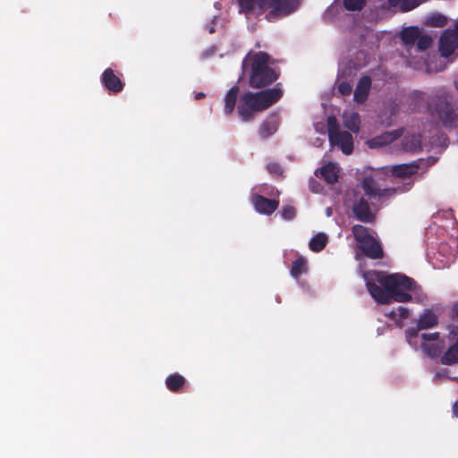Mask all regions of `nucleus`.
<instances>
[{"label": "nucleus", "mask_w": 458, "mask_h": 458, "mask_svg": "<svg viewBox=\"0 0 458 458\" xmlns=\"http://www.w3.org/2000/svg\"><path fill=\"white\" fill-rule=\"evenodd\" d=\"M352 213L357 220L365 224L374 223L377 217V210L371 208L370 204L364 197L354 201Z\"/></svg>", "instance_id": "obj_9"}, {"label": "nucleus", "mask_w": 458, "mask_h": 458, "mask_svg": "<svg viewBox=\"0 0 458 458\" xmlns=\"http://www.w3.org/2000/svg\"><path fill=\"white\" fill-rule=\"evenodd\" d=\"M420 330H422V328H419L418 324H417L416 327L408 328L405 330V336L410 344H411L412 339H414L418 336Z\"/></svg>", "instance_id": "obj_35"}, {"label": "nucleus", "mask_w": 458, "mask_h": 458, "mask_svg": "<svg viewBox=\"0 0 458 458\" xmlns=\"http://www.w3.org/2000/svg\"><path fill=\"white\" fill-rule=\"evenodd\" d=\"M240 93V87L238 85L233 86L225 97L224 112L226 116L232 115L235 109L237 99Z\"/></svg>", "instance_id": "obj_20"}, {"label": "nucleus", "mask_w": 458, "mask_h": 458, "mask_svg": "<svg viewBox=\"0 0 458 458\" xmlns=\"http://www.w3.org/2000/svg\"><path fill=\"white\" fill-rule=\"evenodd\" d=\"M403 134L402 130H394L393 131H386L379 136H377L369 140V146L371 148L382 147L391 144L395 140L400 138Z\"/></svg>", "instance_id": "obj_17"}, {"label": "nucleus", "mask_w": 458, "mask_h": 458, "mask_svg": "<svg viewBox=\"0 0 458 458\" xmlns=\"http://www.w3.org/2000/svg\"><path fill=\"white\" fill-rule=\"evenodd\" d=\"M438 318L435 313L430 310H425L418 320L419 328L428 329L437 325Z\"/></svg>", "instance_id": "obj_24"}, {"label": "nucleus", "mask_w": 458, "mask_h": 458, "mask_svg": "<svg viewBox=\"0 0 458 458\" xmlns=\"http://www.w3.org/2000/svg\"><path fill=\"white\" fill-rule=\"evenodd\" d=\"M267 170L270 174H272L276 177L281 176L284 173V169H283L282 165L276 162L268 163L267 165Z\"/></svg>", "instance_id": "obj_33"}, {"label": "nucleus", "mask_w": 458, "mask_h": 458, "mask_svg": "<svg viewBox=\"0 0 458 458\" xmlns=\"http://www.w3.org/2000/svg\"><path fill=\"white\" fill-rule=\"evenodd\" d=\"M426 0H403L401 3V10L403 12H409L418 7Z\"/></svg>", "instance_id": "obj_32"}, {"label": "nucleus", "mask_w": 458, "mask_h": 458, "mask_svg": "<svg viewBox=\"0 0 458 458\" xmlns=\"http://www.w3.org/2000/svg\"><path fill=\"white\" fill-rule=\"evenodd\" d=\"M327 235L323 233H318L313 236L309 243L310 249L314 252H319L325 249L327 244Z\"/></svg>", "instance_id": "obj_26"}, {"label": "nucleus", "mask_w": 458, "mask_h": 458, "mask_svg": "<svg viewBox=\"0 0 458 458\" xmlns=\"http://www.w3.org/2000/svg\"><path fill=\"white\" fill-rule=\"evenodd\" d=\"M397 314L400 318L405 319L409 317L410 311L407 308L400 306L397 309Z\"/></svg>", "instance_id": "obj_38"}, {"label": "nucleus", "mask_w": 458, "mask_h": 458, "mask_svg": "<svg viewBox=\"0 0 458 458\" xmlns=\"http://www.w3.org/2000/svg\"><path fill=\"white\" fill-rule=\"evenodd\" d=\"M328 138L330 144L337 146L344 154L351 155L353 152V138L349 131H341L335 117L327 120Z\"/></svg>", "instance_id": "obj_8"}, {"label": "nucleus", "mask_w": 458, "mask_h": 458, "mask_svg": "<svg viewBox=\"0 0 458 458\" xmlns=\"http://www.w3.org/2000/svg\"><path fill=\"white\" fill-rule=\"evenodd\" d=\"M343 123L344 127L354 133L360 131V120L359 114L356 112H344L343 114Z\"/></svg>", "instance_id": "obj_22"}, {"label": "nucleus", "mask_w": 458, "mask_h": 458, "mask_svg": "<svg viewBox=\"0 0 458 458\" xmlns=\"http://www.w3.org/2000/svg\"><path fill=\"white\" fill-rule=\"evenodd\" d=\"M445 344L443 342L421 344L422 351L428 357L431 359L438 358L443 352Z\"/></svg>", "instance_id": "obj_23"}, {"label": "nucleus", "mask_w": 458, "mask_h": 458, "mask_svg": "<svg viewBox=\"0 0 458 458\" xmlns=\"http://www.w3.org/2000/svg\"><path fill=\"white\" fill-rule=\"evenodd\" d=\"M429 115L445 128H456L458 126V108L452 101L451 96L444 89L432 91L429 98Z\"/></svg>", "instance_id": "obj_5"}, {"label": "nucleus", "mask_w": 458, "mask_h": 458, "mask_svg": "<svg viewBox=\"0 0 458 458\" xmlns=\"http://www.w3.org/2000/svg\"><path fill=\"white\" fill-rule=\"evenodd\" d=\"M337 89H338V91L343 96H349L352 91V85L347 81H342L341 83H339Z\"/></svg>", "instance_id": "obj_36"}, {"label": "nucleus", "mask_w": 458, "mask_h": 458, "mask_svg": "<svg viewBox=\"0 0 458 458\" xmlns=\"http://www.w3.org/2000/svg\"><path fill=\"white\" fill-rule=\"evenodd\" d=\"M432 98V91L426 93L420 90L412 91L407 98L408 109L411 112H421L427 109L429 112V98Z\"/></svg>", "instance_id": "obj_10"}, {"label": "nucleus", "mask_w": 458, "mask_h": 458, "mask_svg": "<svg viewBox=\"0 0 458 458\" xmlns=\"http://www.w3.org/2000/svg\"><path fill=\"white\" fill-rule=\"evenodd\" d=\"M370 87H371L370 77L362 76L360 79V81L356 86V89L354 90V96H353L354 101L359 104H363L369 97Z\"/></svg>", "instance_id": "obj_15"}, {"label": "nucleus", "mask_w": 458, "mask_h": 458, "mask_svg": "<svg viewBox=\"0 0 458 458\" xmlns=\"http://www.w3.org/2000/svg\"><path fill=\"white\" fill-rule=\"evenodd\" d=\"M275 61L263 51L249 52L242 63V72L249 75V85L252 89H265L273 84L280 72L272 67Z\"/></svg>", "instance_id": "obj_2"}, {"label": "nucleus", "mask_w": 458, "mask_h": 458, "mask_svg": "<svg viewBox=\"0 0 458 458\" xmlns=\"http://www.w3.org/2000/svg\"><path fill=\"white\" fill-rule=\"evenodd\" d=\"M420 168V164L418 161H413L409 164H401L392 165L390 168V172L393 176L405 179L410 178L413 174H417Z\"/></svg>", "instance_id": "obj_14"}, {"label": "nucleus", "mask_w": 458, "mask_h": 458, "mask_svg": "<svg viewBox=\"0 0 458 458\" xmlns=\"http://www.w3.org/2000/svg\"><path fill=\"white\" fill-rule=\"evenodd\" d=\"M344 6L349 11H360L366 4L365 0H344Z\"/></svg>", "instance_id": "obj_31"}, {"label": "nucleus", "mask_w": 458, "mask_h": 458, "mask_svg": "<svg viewBox=\"0 0 458 458\" xmlns=\"http://www.w3.org/2000/svg\"><path fill=\"white\" fill-rule=\"evenodd\" d=\"M352 232L358 248L367 258L379 259L384 257V251L379 241L371 234L368 227L362 225H354Z\"/></svg>", "instance_id": "obj_6"}, {"label": "nucleus", "mask_w": 458, "mask_h": 458, "mask_svg": "<svg viewBox=\"0 0 458 458\" xmlns=\"http://www.w3.org/2000/svg\"><path fill=\"white\" fill-rule=\"evenodd\" d=\"M458 47V33L455 30H445L439 39V52L442 56H450Z\"/></svg>", "instance_id": "obj_11"}, {"label": "nucleus", "mask_w": 458, "mask_h": 458, "mask_svg": "<svg viewBox=\"0 0 458 458\" xmlns=\"http://www.w3.org/2000/svg\"><path fill=\"white\" fill-rule=\"evenodd\" d=\"M280 83L274 88L252 92L245 91L239 98L237 113L244 123L251 122L256 114L263 112L276 104L283 97Z\"/></svg>", "instance_id": "obj_3"}, {"label": "nucleus", "mask_w": 458, "mask_h": 458, "mask_svg": "<svg viewBox=\"0 0 458 458\" xmlns=\"http://www.w3.org/2000/svg\"><path fill=\"white\" fill-rule=\"evenodd\" d=\"M413 183L409 182L398 187L381 189L372 176H366L361 182V188L365 195L370 199L378 200L384 198H391L397 193L409 191Z\"/></svg>", "instance_id": "obj_7"}, {"label": "nucleus", "mask_w": 458, "mask_h": 458, "mask_svg": "<svg viewBox=\"0 0 458 458\" xmlns=\"http://www.w3.org/2000/svg\"><path fill=\"white\" fill-rule=\"evenodd\" d=\"M338 168L333 163H328L315 172L318 177L326 181L328 184H335L338 181Z\"/></svg>", "instance_id": "obj_16"}, {"label": "nucleus", "mask_w": 458, "mask_h": 458, "mask_svg": "<svg viewBox=\"0 0 458 458\" xmlns=\"http://www.w3.org/2000/svg\"><path fill=\"white\" fill-rule=\"evenodd\" d=\"M362 276L370 295L381 304L409 302L411 301V293H417L420 288L416 281L402 274L369 270Z\"/></svg>", "instance_id": "obj_1"}, {"label": "nucleus", "mask_w": 458, "mask_h": 458, "mask_svg": "<svg viewBox=\"0 0 458 458\" xmlns=\"http://www.w3.org/2000/svg\"><path fill=\"white\" fill-rule=\"evenodd\" d=\"M204 97H205V93H203V92H199V93H197V94L195 95V98H196V99H201V98H203Z\"/></svg>", "instance_id": "obj_42"}, {"label": "nucleus", "mask_w": 458, "mask_h": 458, "mask_svg": "<svg viewBox=\"0 0 458 458\" xmlns=\"http://www.w3.org/2000/svg\"><path fill=\"white\" fill-rule=\"evenodd\" d=\"M421 338L422 340L424 341V343H427V342H433V343H436V342H438V338H439V333L436 332V333H429V334H422L421 335Z\"/></svg>", "instance_id": "obj_37"}, {"label": "nucleus", "mask_w": 458, "mask_h": 458, "mask_svg": "<svg viewBox=\"0 0 458 458\" xmlns=\"http://www.w3.org/2000/svg\"><path fill=\"white\" fill-rule=\"evenodd\" d=\"M403 148L407 151L417 152L421 149V137L420 134H411L404 137Z\"/></svg>", "instance_id": "obj_25"}, {"label": "nucleus", "mask_w": 458, "mask_h": 458, "mask_svg": "<svg viewBox=\"0 0 458 458\" xmlns=\"http://www.w3.org/2000/svg\"><path fill=\"white\" fill-rule=\"evenodd\" d=\"M420 32V30L416 26L404 28L401 31V39L408 51H411V49L414 47Z\"/></svg>", "instance_id": "obj_19"}, {"label": "nucleus", "mask_w": 458, "mask_h": 458, "mask_svg": "<svg viewBox=\"0 0 458 458\" xmlns=\"http://www.w3.org/2000/svg\"><path fill=\"white\" fill-rule=\"evenodd\" d=\"M454 84H455V88H456V89H457V90H458V78L455 80Z\"/></svg>", "instance_id": "obj_44"}, {"label": "nucleus", "mask_w": 458, "mask_h": 458, "mask_svg": "<svg viewBox=\"0 0 458 458\" xmlns=\"http://www.w3.org/2000/svg\"><path fill=\"white\" fill-rule=\"evenodd\" d=\"M387 316L392 318V319H394L398 317V314H397V310H392L390 311Z\"/></svg>", "instance_id": "obj_40"}, {"label": "nucleus", "mask_w": 458, "mask_h": 458, "mask_svg": "<svg viewBox=\"0 0 458 458\" xmlns=\"http://www.w3.org/2000/svg\"><path fill=\"white\" fill-rule=\"evenodd\" d=\"M281 215L285 220H292L295 217L296 209L294 207L290 205L284 206L281 210Z\"/></svg>", "instance_id": "obj_34"}, {"label": "nucleus", "mask_w": 458, "mask_h": 458, "mask_svg": "<svg viewBox=\"0 0 458 458\" xmlns=\"http://www.w3.org/2000/svg\"><path fill=\"white\" fill-rule=\"evenodd\" d=\"M100 81L104 88L112 94L122 92L125 85L112 68H106L103 72Z\"/></svg>", "instance_id": "obj_12"}, {"label": "nucleus", "mask_w": 458, "mask_h": 458, "mask_svg": "<svg viewBox=\"0 0 458 458\" xmlns=\"http://www.w3.org/2000/svg\"><path fill=\"white\" fill-rule=\"evenodd\" d=\"M426 23L433 27L443 28L447 23V18L441 13H433L427 18Z\"/></svg>", "instance_id": "obj_28"}, {"label": "nucleus", "mask_w": 458, "mask_h": 458, "mask_svg": "<svg viewBox=\"0 0 458 458\" xmlns=\"http://www.w3.org/2000/svg\"><path fill=\"white\" fill-rule=\"evenodd\" d=\"M452 334L457 335L456 341L442 355L441 363L454 365L458 363V326L452 330Z\"/></svg>", "instance_id": "obj_18"}, {"label": "nucleus", "mask_w": 458, "mask_h": 458, "mask_svg": "<svg viewBox=\"0 0 458 458\" xmlns=\"http://www.w3.org/2000/svg\"><path fill=\"white\" fill-rule=\"evenodd\" d=\"M252 203L259 213L265 215H271L279 206L278 200L267 199L259 194L252 197Z\"/></svg>", "instance_id": "obj_13"}, {"label": "nucleus", "mask_w": 458, "mask_h": 458, "mask_svg": "<svg viewBox=\"0 0 458 458\" xmlns=\"http://www.w3.org/2000/svg\"><path fill=\"white\" fill-rule=\"evenodd\" d=\"M454 311H455V312H456V314L458 315V304H456V305L454 306Z\"/></svg>", "instance_id": "obj_43"}, {"label": "nucleus", "mask_w": 458, "mask_h": 458, "mask_svg": "<svg viewBox=\"0 0 458 458\" xmlns=\"http://www.w3.org/2000/svg\"><path fill=\"white\" fill-rule=\"evenodd\" d=\"M432 44V38L427 34H420L416 42V47L419 51H424L430 47Z\"/></svg>", "instance_id": "obj_30"}, {"label": "nucleus", "mask_w": 458, "mask_h": 458, "mask_svg": "<svg viewBox=\"0 0 458 458\" xmlns=\"http://www.w3.org/2000/svg\"><path fill=\"white\" fill-rule=\"evenodd\" d=\"M276 129H277V126L275 123L266 121L261 124V126L259 130V133L261 138L267 139V138L270 137L272 134H274L276 132Z\"/></svg>", "instance_id": "obj_29"}, {"label": "nucleus", "mask_w": 458, "mask_h": 458, "mask_svg": "<svg viewBox=\"0 0 458 458\" xmlns=\"http://www.w3.org/2000/svg\"><path fill=\"white\" fill-rule=\"evenodd\" d=\"M186 379L179 373H174L165 379L166 388L173 393H179L182 390Z\"/></svg>", "instance_id": "obj_21"}, {"label": "nucleus", "mask_w": 458, "mask_h": 458, "mask_svg": "<svg viewBox=\"0 0 458 458\" xmlns=\"http://www.w3.org/2000/svg\"><path fill=\"white\" fill-rule=\"evenodd\" d=\"M453 412H454V416L458 417V401H456V402L454 403V406H453Z\"/></svg>", "instance_id": "obj_41"}, {"label": "nucleus", "mask_w": 458, "mask_h": 458, "mask_svg": "<svg viewBox=\"0 0 458 458\" xmlns=\"http://www.w3.org/2000/svg\"><path fill=\"white\" fill-rule=\"evenodd\" d=\"M307 270V259L304 257L300 256L293 262L290 273L293 278L298 279L301 275L306 273Z\"/></svg>", "instance_id": "obj_27"}, {"label": "nucleus", "mask_w": 458, "mask_h": 458, "mask_svg": "<svg viewBox=\"0 0 458 458\" xmlns=\"http://www.w3.org/2000/svg\"><path fill=\"white\" fill-rule=\"evenodd\" d=\"M240 13L259 16L266 13L268 21H276L294 13L301 0H238Z\"/></svg>", "instance_id": "obj_4"}, {"label": "nucleus", "mask_w": 458, "mask_h": 458, "mask_svg": "<svg viewBox=\"0 0 458 458\" xmlns=\"http://www.w3.org/2000/svg\"><path fill=\"white\" fill-rule=\"evenodd\" d=\"M403 0H388L389 4L392 5V6H397V5H400L401 6V3H402Z\"/></svg>", "instance_id": "obj_39"}]
</instances>
